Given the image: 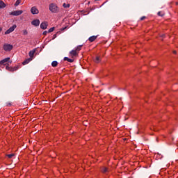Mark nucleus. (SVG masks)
I'll return each mask as SVG.
<instances>
[{
  "label": "nucleus",
  "instance_id": "1",
  "mask_svg": "<svg viewBox=\"0 0 178 178\" xmlns=\"http://www.w3.org/2000/svg\"><path fill=\"white\" fill-rule=\"evenodd\" d=\"M49 9L51 13H58L59 12V7L54 3L49 4Z\"/></svg>",
  "mask_w": 178,
  "mask_h": 178
},
{
  "label": "nucleus",
  "instance_id": "2",
  "mask_svg": "<svg viewBox=\"0 0 178 178\" xmlns=\"http://www.w3.org/2000/svg\"><path fill=\"white\" fill-rule=\"evenodd\" d=\"M3 49L6 51H12V49H13V45L10 44H4L3 46Z\"/></svg>",
  "mask_w": 178,
  "mask_h": 178
},
{
  "label": "nucleus",
  "instance_id": "3",
  "mask_svg": "<svg viewBox=\"0 0 178 178\" xmlns=\"http://www.w3.org/2000/svg\"><path fill=\"white\" fill-rule=\"evenodd\" d=\"M16 27H17V26H16V24H14L13 26L10 27L6 32L5 34H10V33H13V31H15V29H16Z\"/></svg>",
  "mask_w": 178,
  "mask_h": 178
},
{
  "label": "nucleus",
  "instance_id": "4",
  "mask_svg": "<svg viewBox=\"0 0 178 178\" xmlns=\"http://www.w3.org/2000/svg\"><path fill=\"white\" fill-rule=\"evenodd\" d=\"M31 13H32V15H38V13H40V10H38V8L35 6H33L31 8Z\"/></svg>",
  "mask_w": 178,
  "mask_h": 178
},
{
  "label": "nucleus",
  "instance_id": "5",
  "mask_svg": "<svg viewBox=\"0 0 178 178\" xmlns=\"http://www.w3.org/2000/svg\"><path fill=\"white\" fill-rule=\"evenodd\" d=\"M23 13V10H15L10 13L12 16H20Z\"/></svg>",
  "mask_w": 178,
  "mask_h": 178
},
{
  "label": "nucleus",
  "instance_id": "6",
  "mask_svg": "<svg viewBox=\"0 0 178 178\" xmlns=\"http://www.w3.org/2000/svg\"><path fill=\"white\" fill-rule=\"evenodd\" d=\"M47 27H48V22H43L41 23L40 29H42V30H47Z\"/></svg>",
  "mask_w": 178,
  "mask_h": 178
},
{
  "label": "nucleus",
  "instance_id": "7",
  "mask_svg": "<svg viewBox=\"0 0 178 178\" xmlns=\"http://www.w3.org/2000/svg\"><path fill=\"white\" fill-rule=\"evenodd\" d=\"M70 55L72 58H74V56H77L79 55V52L77 50H72L70 52Z\"/></svg>",
  "mask_w": 178,
  "mask_h": 178
},
{
  "label": "nucleus",
  "instance_id": "8",
  "mask_svg": "<svg viewBox=\"0 0 178 178\" xmlns=\"http://www.w3.org/2000/svg\"><path fill=\"white\" fill-rule=\"evenodd\" d=\"M32 26H35V27H38V26H40V19H34L31 22Z\"/></svg>",
  "mask_w": 178,
  "mask_h": 178
},
{
  "label": "nucleus",
  "instance_id": "9",
  "mask_svg": "<svg viewBox=\"0 0 178 178\" xmlns=\"http://www.w3.org/2000/svg\"><path fill=\"white\" fill-rule=\"evenodd\" d=\"M9 60H10V58H6L0 61V65H5V63H6V62H9Z\"/></svg>",
  "mask_w": 178,
  "mask_h": 178
},
{
  "label": "nucleus",
  "instance_id": "10",
  "mask_svg": "<svg viewBox=\"0 0 178 178\" xmlns=\"http://www.w3.org/2000/svg\"><path fill=\"white\" fill-rule=\"evenodd\" d=\"M97 35H93V36H90L88 38V41H90V42H94V41H95L97 38Z\"/></svg>",
  "mask_w": 178,
  "mask_h": 178
},
{
  "label": "nucleus",
  "instance_id": "11",
  "mask_svg": "<svg viewBox=\"0 0 178 178\" xmlns=\"http://www.w3.org/2000/svg\"><path fill=\"white\" fill-rule=\"evenodd\" d=\"M36 51L37 50L35 49H34L31 50V51H29L30 58H33V56H34V54H35Z\"/></svg>",
  "mask_w": 178,
  "mask_h": 178
},
{
  "label": "nucleus",
  "instance_id": "12",
  "mask_svg": "<svg viewBox=\"0 0 178 178\" xmlns=\"http://www.w3.org/2000/svg\"><path fill=\"white\" fill-rule=\"evenodd\" d=\"M3 8H6V4L5 3L0 0V9H3Z\"/></svg>",
  "mask_w": 178,
  "mask_h": 178
},
{
  "label": "nucleus",
  "instance_id": "13",
  "mask_svg": "<svg viewBox=\"0 0 178 178\" xmlns=\"http://www.w3.org/2000/svg\"><path fill=\"white\" fill-rule=\"evenodd\" d=\"M102 173H108V172H109V170H108V168L106 167H103L102 168Z\"/></svg>",
  "mask_w": 178,
  "mask_h": 178
},
{
  "label": "nucleus",
  "instance_id": "14",
  "mask_svg": "<svg viewBox=\"0 0 178 178\" xmlns=\"http://www.w3.org/2000/svg\"><path fill=\"white\" fill-rule=\"evenodd\" d=\"M95 62V63H99V62H101V56H96Z\"/></svg>",
  "mask_w": 178,
  "mask_h": 178
},
{
  "label": "nucleus",
  "instance_id": "15",
  "mask_svg": "<svg viewBox=\"0 0 178 178\" xmlns=\"http://www.w3.org/2000/svg\"><path fill=\"white\" fill-rule=\"evenodd\" d=\"M64 60H67V62H70V63H73L74 62V60L73 59H70L67 57H65L64 58Z\"/></svg>",
  "mask_w": 178,
  "mask_h": 178
},
{
  "label": "nucleus",
  "instance_id": "16",
  "mask_svg": "<svg viewBox=\"0 0 178 178\" xmlns=\"http://www.w3.org/2000/svg\"><path fill=\"white\" fill-rule=\"evenodd\" d=\"M31 61V58H28V59L25 60L22 63V64H23V65H27V63H29Z\"/></svg>",
  "mask_w": 178,
  "mask_h": 178
},
{
  "label": "nucleus",
  "instance_id": "17",
  "mask_svg": "<svg viewBox=\"0 0 178 178\" xmlns=\"http://www.w3.org/2000/svg\"><path fill=\"white\" fill-rule=\"evenodd\" d=\"M51 66H52L53 67H56V66H58V61H53V62L51 63Z\"/></svg>",
  "mask_w": 178,
  "mask_h": 178
},
{
  "label": "nucleus",
  "instance_id": "18",
  "mask_svg": "<svg viewBox=\"0 0 178 178\" xmlns=\"http://www.w3.org/2000/svg\"><path fill=\"white\" fill-rule=\"evenodd\" d=\"M6 70H8L9 72H13V67H9L8 65L6 67Z\"/></svg>",
  "mask_w": 178,
  "mask_h": 178
},
{
  "label": "nucleus",
  "instance_id": "19",
  "mask_svg": "<svg viewBox=\"0 0 178 178\" xmlns=\"http://www.w3.org/2000/svg\"><path fill=\"white\" fill-rule=\"evenodd\" d=\"M63 8H70V4L64 3L63 4Z\"/></svg>",
  "mask_w": 178,
  "mask_h": 178
},
{
  "label": "nucleus",
  "instance_id": "20",
  "mask_svg": "<svg viewBox=\"0 0 178 178\" xmlns=\"http://www.w3.org/2000/svg\"><path fill=\"white\" fill-rule=\"evenodd\" d=\"M21 2H22V0H17V1L15 3V6H19Z\"/></svg>",
  "mask_w": 178,
  "mask_h": 178
},
{
  "label": "nucleus",
  "instance_id": "21",
  "mask_svg": "<svg viewBox=\"0 0 178 178\" xmlns=\"http://www.w3.org/2000/svg\"><path fill=\"white\" fill-rule=\"evenodd\" d=\"M22 34L24 35H27V34H29V31H27V30L24 29L22 31Z\"/></svg>",
  "mask_w": 178,
  "mask_h": 178
},
{
  "label": "nucleus",
  "instance_id": "22",
  "mask_svg": "<svg viewBox=\"0 0 178 178\" xmlns=\"http://www.w3.org/2000/svg\"><path fill=\"white\" fill-rule=\"evenodd\" d=\"M75 51H81V45H79L78 46L76 49H75Z\"/></svg>",
  "mask_w": 178,
  "mask_h": 178
},
{
  "label": "nucleus",
  "instance_id": "23",
  "mask_svg": "<svg viewBox=\"0 0 178 178\" xmlns=\"http://www.w3.org/2000/svg\"><path fill=\"white\" fill-rule=\"evenodd\" d=\"M54 30H55V27H51L49 29L48 33H52V31H54Z\"/></svg>",
  "mask_w": 178,
  "mask_h": 178
},
{
  "label": "nucleus",
  "instance_id": "24",
  "mask_svg": "<svg viewBox=\"0 0 178 178\" xmlns=\"http://www.w3.org/2000/svg\"><path fill=\"white\" fill-rule=\"evenodd\" d=\"M19 69V66L13 67V72H16Z\"/></svg>",
  "mask_w": 178,
  "mask_h": 178
},
{
  "label": "nucleus",
  "instance_id": "25",
  "mask_svg": "<svg viewBox=\"0 0 178 178\" xmlns=\"http://www.w3.org/2000/svg\"><path fill=\"white\" fill-rule=\"evenodd\" d=\"M7 156L10 159V158L15 156V154H8Z\"/></svg>",
  "mask_w": 178,
  "mask_h": 178
},
{
  "label": "nucleus",
  "instance_id": "26",
  "mask_svg": "<svg viewBox=\"0 0 178 178\" xmlns=\"http://www.w3.org/2000/svg\"><path fill=\"white\" fill-rule=\"evenodd\" d=\"M158 15H159V16H163L164 14L162 13L161 12H159Z\"/></svg>",
  "mask_w": 178,
  "mask_h": 178
},
{
  "label": "nucleus",
  "instance_id": "27",
  "mask_svg": "<svg viewBox=\"0 0 178 178\" xmlns=\"http://www.w3.org/2000/svg\"><path fill=\"white\" fill-rule=\"evenodd\" d=\"M48 34V31H45L43 32V35H47Z\"/></svg>",
  "mask_w": 178,
  "mask_h": 178
},
{
  "label": "nucleus",
  "instance_id": "28",
  "mask_svg": "<svg viewBox=\"0 0 178 178\" xmlns=\"http://www.w3.org/2000/svg\"><path fill=\"white\" fill-rule=\"evenodd\" d=\"M146 18V17L145 16H143V17H142L141 18H140V20H144V19H145Z\"/></svg>",
  "mask_w": 178,
  "mask_h": 178
},
{
  "label": "nucleus",
  "instance_id": "29",
  "mask_svg": "<svg viewBox=\"0 0 178 178\" xmlns=\"http://www.w3.org/2000/svg\"><path fill=\"white\" fill-rule=\"evenodd\" d=\"M8 106H12V104L9 103V104H8Z\"/></svg>",
  "mask_w": 178,
  "mask_h": 178
},
{
  "label": "nucleus",
  "instance_id": "30",
  "mask_svg": "<svg viewBox=\"0 0 178 178\" xmlns=\"http://www.w3.org/2000/svg\"><path fill=\"white\" fill-rule=\"evenodd\" d=\"M173 54H177V51H173Z\"/></svg>",
  "mask_w": 178,
  "mask_h": 178
},
{
  "label": "nucleus",
  "instance_id": "31",
  "mask_svg": "<svg viewBox=\"0 0 178 178\" xmlns=\"http://www.w3.org/2000/svg\"><path fill=\"white\" fill-rule=\"evenodd\" d=\"M2 31V28H0V32H1Z\"/></svg>",
  "mask_w": 178,
  "mask_h": 178
}]
</instances>
